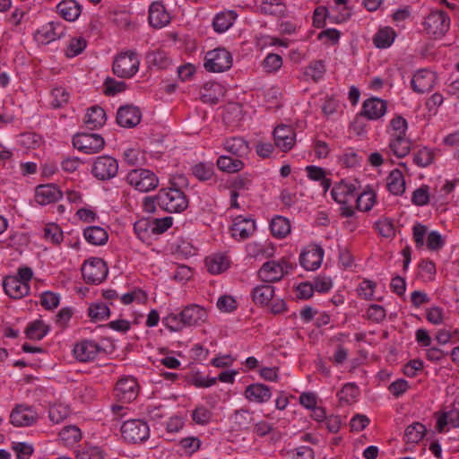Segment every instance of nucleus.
Here are the masks:
<instances>
[{
    "mask_svg": "<svg viewBox=\"0 0 459 459\" xmlns=\"http://www.w3.org/2000/svg\"><path fill=\"white\" fill-rule=\"evenodd\" d=\"M359 182L356 179H343L335 184L331 191L333 199L341 204L342 214L345 217H352L355 209L351 204L357 196Z\"/></svg>",
    "mask_w": 459,
    "mask_h": 459,
    "instance_id": "obj_1",
    "label": "nucleus"
},
{
    "mask_svg": "<svg viewBox=\"0 0 459 459\" xmlns=\"http://www.w3.org/2000/svg\"><path fill=\"white\" fill-rule=\"evenodd\" d=\"M158 206L168 212H181L188 206L183 191L175 187H163L156 194Z\"/></svg>",
    "mask_w": 459,
    "mask_h": 459,
    "instance_id": "obj_2",
    "label": "nucleus"
},
{
    "mask_svg": "<svg viewBox=\"0 0 459 459\" xmlns=\"http://www.w3.org/2000/svg\"><path fill=\"white\" fill-rule=\"evenodd\" d=\"M140 60L134 51L118 53L113 61V73L120 78H132L139 71Z\"/></svg>",
    "mask_w": 459,
    "mask_h": 459,
    "instance_id": "obj_3",
    "label": "nucleus"
},
{
    "mask_svg": "<svg viewBox=\"0 0 459 459\" xmlns=\"http://www.w3.org/2000/svg\"><path fill=\"white\" fill-rule=\"evenodd\" d=\"M126 180L134 189L142 193L150 192L159 186V178L147 169H131Z\"/></svg>",
    "mask_w": 459,
    "mask_h": 459,
    "instance_id": "obj_4",
    "label": "nucleus"
},
{
    "mask_svg": "<svg viewBox=\"0 0 459 459\" xmlns=\"http://www.w3.org/2000/svg\"><path fill=\"white\" fill-rule=\"evenodd\" d=\"M233 64V57L224 48H217L208 51L204 58V67L212 73H221L229 70Z\"/></svg>",
    "mask_w": 459,
    "mask_h": 459,
    "instance_id": "obj_5",
    "label": "nucleus"
},
{
    "mask_svg": "<svg viewBox=\"0 0 459 459\" xmlns=\"http://www.w3.org/2000/svg\"><path fill=\"white\" fill-rule=\"evenodd\" d=\"M108 266L100 257H90L82 265L83 279L89 284L98 285L107 277Z\"/></svg>",
    "mask_w": 459,
    "mask_h": 459,
    "instance_id": "obj_6",
    "label": "nucleus"
},
{
    "mask_svg": "<svg viewBox=\"0 0 459 459\" xmlns=\"http://www.w3.org/2000/svg\"><path fill=\"white\" fill-rule=\"evenodd\" d=\"M118 172L117 160L109 155H101L94 159L91 173L100 180H108L117 176Z\"/></svg>",
    "mask_w": 459,
    "mask_h": 459,
    "instance_id": "obj_7",
    "label": "nucleus"
},
{
    "mask_svg": "<svg viewBox=\"0 0 459 459\" xmlns=\"http://www.w3.org/2000/svg\"><path fill=\"white\" fill-rule=\"evenodd\" d=\"M123 438L130 443H140L149 437L150 429L146 422L140 420H130L121 427Z\"/></svg>",
    "mask_w": 459,
    "mask_h": 459,
    "instance_id": "obj_8",
    "label": "nucleus"
},
{
    "mask_svg": "<svg viewBox=\"0 0 459 459\" xmlns=\"http://www.w3.org/2000/svg\"><path fill=\"white\" fill-rule=\"evenodd\" d=\"M73 144L82 152L93 154L104 148L105 141L98 134L79 133L74 136Z\"/></svg>",
    "mask_w": 459,
    "mask_h": 459,
    "instance_id": "obj_9",
    "label": "nucleus"
},
{
    "mask_svg": "<svg viewBox=\"0 0 459 459\" xmlns=\"http://www.w3.org/2000/svg\"><path fill=\"white\" fill-rule=\"evenodd\" d=\"M450 26L449 17L442 11H432L425 19L424 29L435 38L443 37Z\"/></svg>",
    "mask_w": 459,
    "mask_h": 459,
    "instance_id": "obj_10",
    "label": "nucleus"
},
{
    "mask_svg": "<svg viewBox=\"0 0 459 459\" xmlns=\"http://www.w3.org/2000/svg\"><path fill=\"white\" fill-rule=\"evenodd\" d=\"M256 230L255 221L251 216H236L230 228L231 237L242 241L250 238Z\"/></svg>",
    "mask_w": 459,
    "mask_h": 459,
    "instance_id": "obj_11",
    "label": "nucleus"
},
{
    "mask_svg": "<svg viewBox=\"0 0 459 459\" xmlns=\"http://www.w3.org/2000/svg\"><path fill=\"white\" fill-rule=\"evenodd\" d=\"M65 35L64 25L60 22H49L42 25L34 33L37 43L47 45Z\"/></svg>",
    "mask_w": 459,
    "mask_h": 459,
    "instance_id": "obj_12",
    "label": "nucleus"
},
{
    "mask_svg": "<svg viewBox=\"0 0 459 459\" xmlns=\"http://www.w3.org/2000/svg\"><path fill=\"white\" fill-rule=\"evenodd\" d=\"M290 266L285 261H269L258 271V276L264 282H275L281 280Z\"/></svg>",
    "mask_w": 459,
    "mask_h": 459,
    "instance_id": "obj_13",
    "label": "nucleus"
},
{
    "mask_svg": "<svg viewBox=\"0 0 459 459\" xmlns=\"http://www.w3.org/2000/svg\"><path fill=\"white\" fill-rule=\"evenodd\" d=\"M117 398L123 403L134 401L139 393V385L133 377L120 378L114 389Z\"/></svg>",
    "mask_w": 459,
    "mask_h": 459,
    "instance_id": "obj_14",
    "label": "nucleus"
},
{
    "mask_svg": "<svg viewBox=\"0 0 459 459\" xmlns=\"http://www.w3.org/2000/svg\"><path fill=\"white\" fill-rule=\"evenodd\" d=\"M103 349L92 340H82L75 343L73 353L74 358L81 362L94 360Z\"/></svg>",
    "mask_w": 459,
    "mask_h": 459,
    "instance_id": "obj_15",
    "label": "nucleus"
},
{
    "mask_svg": "<svg viewBox=\"0 0 459 459\" xmlns=\"http://www.w3.org/2000/svg\"><path fill=\"white\" fill-rule=\"evenodd\" d=\"M324 250L316 245L306 247L299 256V263L307 271L318 269L323 262Z\"/></svg>",
    "mask_w": 459,
    "mask_h": 459,
    "instance_id": "obj_16",
    "label": "nucleus"
},
{
    "mask_svg": "<svg viewBox=\"0 0 459 459\" xmlns=\"http://www.w3.org/2000/svg\"><path fill=\"white\" fill-rule=\"evenodd\" d=\"M275 145L282 152L290 151L296 143L295 130L290 126H278L273 131Z\"/></svg>",
    "mask_w": 459,
    "mask_h": 459,
    "instance_id": "obj_17",
    "label": "nucleus"
},
{
    "mask_svg": "<svg viewBox=\"0 0 459 459\" xmlns=\"http://www.w3.org/2000/svg\"><path fill=\"white\" fill-rule=\"evenodd\" d=\"M387 111V102L380 98L372 97L364 100L361 115L369 120L383 117Z\"/></svg>",
    "mask_w": 459,
    "mask_h": 459,
    "instance_id": "obj_18",
    "label": "nucleus"
},
{
    "mask_svg": "<svg viewBox=\"0 0 459 459\" xmlns=\"http://www.w3.org/2000/svg\"><path fill=\"white\" fill-rule=\"evenodd\" d=\"M179 316H182L186 327L200 325L208 318L207 311L203 307L195 304L185 307Z\"/></svg>",
    "mask_w": 459,
    "mask_h": 459,
    "instance_id": "obj_19",
    "label": "nucleus"
},
{
    "mask_svg": "<svg viewBox=\"0 0 459 459\" xmlns=\"http://www.w3.org/2000/svg\"><path fill=\"white\" fill-rule=\"evenodd\" d=\"M437 75L428 69L417 71L411 79V86L414 91L424 93L429 91L435 85Z\"/></svg>",
    "mask_w": 459,
    "mask_h": 459,
    "instance_id": "obj_20",
    "label": "nucleus"
},
{
    "mask_svg": "<svg viewBox=\"0 0 459 459\" xmlns=\"http://www.w3.org/2000/svg\"><path fill=\"white\" fill-rule=\"evenodd\" d=\"M63 197L60 188L54 184L40 185L36 187L35 200L40 205H48Z\"/></svg>",
    "mask_w": 459,
    "mask_h": 459,
    "instance_id": "obj_21",
    "label": "nucleus"
},
{
    "mask_svg": "<svg viewBox=\"0 0 459 459\" xmlns=\"http://www.w3.org/2000/svg\"><path fill=\"white\" fill-rule=\"evenodd\" d=\"M38 420L37 413L30 406L17 405L11 412V423L16 427L34 424Z\"/></svg>",
    "mask_w": 459,
    "mask_h": 459,
    "instance_id": "obj_22",
    "label": "nucleus"
},
{
    "mask_svg": "<svg viewBox=\"0 0 459 459\" xmlns=\"http://www.w3.org/2000/svg\"><path fill=\"white\" fill-rule=\"evenodd\" d=\"M149 23L153 28H163L170 21V15L162 2L152 3L149 7Z\"/></svg>",
    "mask_w": 459,
    "mask_h": 459,
    "instance_id": "obj_23",
    "label": "nucleus"
},
{
    "mask_svg": "<svg viewBox=\"0 0 459 459\" xmlns=\"http://www.w3.org/2000/svg\"><path fill=\"white\" fill-rule=\"evenodd\" d=\"M141 117L142 114L138 108L127 105L118 109L117 121L119 126L131 128L140 123Z\"/></svg>",
    "mask_w": 459,
    "mask_h": 459,
    "instance_id": "obj_24",
    "label": "nucleus"
},
{
    "mask_svg": "<svg viewBox=\"0 0 459 459\" xmlns=\"http://www.w3.org/2000/svg\"><path fill=\"white\" fill-rule=\"evenodd\" d=\"M245 397L249 402L264 403L272 397L271 388L264 384H252L246 387Z\"/></svg>",
    "mask_w": 459,
    "mask_h": 459,
    "instance_id": "obj_25",
    "label": "nucleus"
},
{
    "mask_svg": "<svg viewBox=\"0 0 459 459\" xmlns=\"http://www.w3.org/2000/svg\"><path fill=\"white\" fill-rule=\"evenodd\" d=\"M246 252L250 257L263 259L273 256L275 253V247L270 241L250 242L246 246Z\"/></svg>",
    "mask_w": 459,
    "mask_h": 459,
    "instance_id": "obj_26",
    "label": "nucleus"
},
{
    "mask_svg": "<svg viewBox=\"0 0 459 459\" xmlns=\"http://www.w3.org/2000/svg\"><path fill=\"white\" fill-rule=\"evenodd\" d=\"M238 14L235 11L225 10L217 13L212 21L213 30L217 33H224L232 27L236 22Z\"/></svg>",
    "mask_w": 459,
    "mask_h": 459,
    "instance_id": "obj_27",
    "label": "nucleus"
},
{
    "mask_svg": "<svg viewBox=\"0 0 459 459\" xmlns=\"http://www.w3.org/2000/svg\"><path fill=\"white\" fill-rule=\"evenodd\" d=\"M396 36V32L392 27H380L373 36V44L377 48H388L394 44Z\"/></svg>",
    "mask_w": 459,
    "mask_h": 459,
    "instance_id": "obj_28",
    "label": "nucleus"
},
{
    "mask_svg": "<svg viewBox=\"0 0 459 459\" xmlns=\"http://www.w3.org/2000/svg\"><path fill=\"white\" fill-rule=\"evenodd\" d=\"M207 270L213 274H219L229 269L230 260L225 254H213L205 258Z\"/></svg>",
    "mask_w": 459,
    "mask_h": 459,
    "instance_id": "obj_29",
    "label": "nucleus"
},
{
    "mask_svg": "<svg viewBox=\"0 0 459 459\" xmlns=\"http://www.w3.org/2000/svg\"><path fill=\"white\" fill-rule=\"evenodd\" d=\"M408 122L400 114H394L389 120L385 133L388 137L407 136Z\"/></svg>",
    "mask_w": 459,
    "mask_h": 459,
    "instance_id": "obj_30",
    "label": "nucleus"
},
{
    "mask_svg": "<svg viewBox=\"0 0 459 459\" xmlns=\"http://www.w3.org/2000/svg\"><path fill=\"white\" fill-rule=\"evenodd\" d=\"M83 237L87 243L93 246H103L108 240L107 230L100 226H89L83 230Z\"/></svg>",
    "mask_w": 459,
    "mask_h": 459,
    "instance_id": "obj_31",
    "label": "nucleus"
},
{
    "mask_svg": "<svg viewBox=\"0 0 459 459\" xmlns=\"http://www.w3.org/2000/svg\"><path fill=\"white\" fill-rule=\"evenodd\" d=\"M390 152L398 158H403L409 154L411 142L408 136L388 137Z\"/></svg>",
    "mask_w": 459,
    "mask_h": 459,
    "instance_id": "obj_32",
    "label": "nucleus"
},
{
    "mask_svg": "<svg viewBox=\"0 0 459 459\" xmlns=\"http://www.w3.org/2000/svg\"><path fill=\"white\" fill-rule=\"evenodd\" d=\"M57 11L65 20L74 22L79 18L82 7L75 0H64L57 4Z\"/></svg>",
    "mask_w": 459,
    "mask_h": 459,
    "instance_id": "obj_33",
    "label": "nucleus"
},
{
    "mask_svg": "<svg viewBox=\"0 0 459 459\" xmlns=\"http://www.w3.org/2000/svg\"><path fill=\"white\" fill-rule=\"evenodd\" d=\"M134 230L142 242L151 244L155 238L151 220L140 219L134 224Z\"/></svg>",
    "mask_w": 459,
    "mask_h": 459,
    "instance_id": "obj_34",
    "label": "nucleus"
},
{
    "mask_svg": "<svg viewBox=\"0 0 459 459\" xmlns=\"http://www.w3.org/2000/svg\"><path fill=\"white\" fill-rule=\"evenodd\" d=\"M107 116L104 109L99 106H93L87 109L84 122L91 129H97L106 124Z\"/></svg>",
    "mask_w": 459,
    "mask_h": 459,
    "instance_id": "obj_35",
    "label": "nucleus"
},
{
    "mask_svg": "<svg viewBox=\"0 0 459 459\" xmlns=\"http://www.w3.org/2000/svg\"><path fill=\"white\" fill-rule=\"evenodd\" d=\"M50 326L41 319L30 322L25 329L26 337L33 341L42 340L49 332Z\"/></svg>",
    "mask_w": 459,
    "mask_h": 459,
    "instance_id": "obj_36",
    "label": "nucleus"
},
{
    "mask_svg": "<svg viewBox=\"0 0 459 459\" xmlns=\"http://www.w3.org/2000/svg\"><path fill=\"white\" fill-rule=\"evenodd\" d=\"M388 190L395 195H401L405 191V179L403 172L399 169H394L387 177Z\"/></svg>",
    "mask_w": 459,
    "mask_h": 459,
    "instance_id": "obj_37",
    "label": "nucleus"
},
{
    "mask_svg": "<svg viewBox=\"0 0 459 459\" xmlns=\"http://www.w3.org/2000/svg\"><path fill=\"white\" fill-rule=\"evenodd\" d=\"M272 234L277 238H284L290 233V223L283 216H275L270 222Z\"/></svg>",
    "mask_w": 459,
    "mask_h": 459,
    "instance_id": "obj_38",
    "label": "nucleus"
},
{
    "mask_svg": "<svg viewBox=\"0 0 459 459\" xmlns=\"http://www.w3.org/2000/svg\"><path fill=\"white\" fill-rule=\"evenodd\" d=\"M87 40L82 36H75L71 38L64 50L65 55L68 58H74L81 55L87 48Z\"/></svg>",
    "mask_w": 459,
    "mask_h": 459,
    "instance_id": "obj_39",
    "label": "nucleus"
},
{
    "mask_svg": "<svg viewBox=\"0 0 459 459\" xmlns=\"http://www.w3.org/2000/svg\"><path fill=\"white\" fill-rule=\"evenodd\" d=\"M224 148L227 152L238 157L246 156L249 150L248 143L241 137L227 139L224 143Z\"/></svg>",
    "mask_w": 459,
    "mask_h": 459,
    "instance_id": "obj_40",
    "label": "nucleus"
},
{
    "mask_svg": "<svg viewBox=\"0 0 459 459\" xmlns=\"http://www.w3.org/2000/svg\"><path fill=\"white\" fill-rule=\"evenodd\" d=\"M43 238L52 245H59L64 239V232L58 224L48 222L43 228Z\"/></svg>",
    "mask_w": 459,
    "mask_h": 459,
    "instance_id": "obj_41",
    "label": "nucleus"
},
{
    "mask_svg": "<svg viewBox=\"0 0 459 459\" xmlns=\"http://www.w3.org/2000/svg\"><path fill=\"white\" fill-rule=\"evenodd\" d=\"M252 420V412L244 409L237 410L230 417L232 428L235 430L248 429Z\"/></svg>",
    "mask_w": 459,
    "mask_h": 459,
    "instance_id": "obj_42",
    "label": "nucleus"
},
{
    "mask_svg": "<svg viewBox=\"0 0 459 459\" xmlns=\"http://www.w3.org/2000/svg\"><path fill=\"white\" fill-rule=\"evenodd\" d=\"M110 309L108 305L103 302H94L88 308V316L91 321H103L109 317Z\"/></svg>",
    "mask_w": 459,
    "mask_h": 459,
    "instance_id": "obj_43",
    "label": "nucleus"
},
{
    "mask_svg": "<svg viewBox=\"0 0 459 459\" xmlns=\"http://www.w3.org/2000/svg\"><path fill=\"white\" fill-rule=\"evenodd\" d=\"M218 168L224 172L235 173L244 168V163L239 159H232L226 155H221L217 160Z\"/></svg>",
    "mask_w": 459,
    "mask_h": 459,
    "instance_id": "obj_44",
    "label": "nucleus"
},
{
    "mask_svg": "<svg viewBox=\"0 0 459 459\" xmlns=\"http://www.w3.org/2000/svg\"><path fill=\"white\" fill-rule=\"evenodd\" d=\"M426 432V428L420 422H414L409 425L404 432V440L406 443H418L420 442Z\"/></svg>",
    "mask_w": 459,
    "mask_h": 459,
    "instance_id": "obj_45",
    "label": "nucleus"
},
{
    "mask_svg": "<svg viewBox=\"0 0 459 459\" xmlns=\"http://www.w3.org/2000/svg\"><path fill=\"white\" fill-rule=\"evenodd\" d=\"M376 204V194L373 190H365L356 198V207L360 212L370 211Z\"/></svg>",
    "mask_w": 459,
    "mask_h": 459,
    "instance_id": "obj_46",
    "label": "nucleus"
},
{
    "mask_svg": "<svg viewBox=\"0 0 459 459\" xmlns=\"http://www.w3.org/2000/svg\"><path fill=\"white\" fill-rule=\"evenodd\" d=\"M70 94L67 90L62 86L54 87L51 91L50 104L53 108H57L68 103Z\"/></svg>",
    "mask_w": 459,
    "mask_h": 459,
    "instance_id": "obj_47",
    "label": "nucleus"
},
{
    "mask_svg": "<svg viewBox=\"0 0 459 459\" xmlns=\"http://www.w3.org/2000/svg\"><path fill=\"white\" fill-rule=\"evenodd\" d=\"M434 152L428 147L419 149L413 155V161L421 168L428 167L434 161Z\"/></svg>",
    "mask_w": 459,
    "mask_h": 459,
    "instance_id": "obj_48",
    "label": "nucleus"
},
{
    "mask_svg": "<svg viewBox=\"0 0 459 459\" xmlns=\"http://www.w3.org/2000/svg\"><path fill=\"white\" fill-rule=\"evenodd\" d=\"M260 9L262 12L268 14H285V4L281 0H264L260 4Z\"/></svg>",
    "mask_w": 459,
    "mask_h": 459,
    "instance_id": "obj_49",
    "label": "nucleus"
},
{
    "mask_svg": "<svg viewBox=\"0 0 459 459\" xmlns=\"http://www.w3.org/2000/svg\"><path fill=\"white\" fill-rule=\"evenodd\" d=\"M325 71V68L324 63L316 61L311 63L307 67H306L304 77L307 81L317 82L323 77Z\"/></svg>",
    "mask_w": 459,
    "mask_h": 459,
    "instance_id": "obj_50",
    "label": "nucleus"
},
{
    "mask_svg": "<svg viewBox=\"0 0 459 459\" xmlns=\"http://www.w3.org/2000/svg\"><path fill=\"white\" fill-rule=\"evenodd\" d=\"M59 437L65 445H73L81 439L82 433L78 427L70 425L63 428L59 433Z\"/></svg>",
    "mask_w": 459,
    "mask_h": 459,
    "instance_id": "obj_51",
    "label": "nucleus"
},
{
    "mask_svg": "<svg viewBox=\"0 0 459 459\" xmlns=\"http://www.w3.org/2000/svg\"><path fill=\"white\" fill-rule=\"evenodd\" d=\"M221 90V85L216 82H206L201 90V99L204 102L216 103L218 100L217 91Z\"/></svg>",
    "mask_w": 459,
    "mask_h": 459,
    "instance_id": "obj_52",
    "label": "nucleus"
},
{
    "mask_svg": "<svg viewBox=\"0 0 459 459\" xmlns=\"http://www.w3.org/2000/svg\"><path fill=\"white\" fill-rule=\"evenodd\" d=\"M192 173L199 180H209L213 175V165L211 162H199L193 166Z\"/></svg>",
    "mask_w": 459,
    "mask_h": 459,
    "instance_id": "obj_53",
    "label": "nucleus"
},
{
    "mask_svg": "<svg viewBox=\"0 0 459 459\" xmlns=\"http://www.w3.org/2000/svg\"><path fill=\"white\" fill-rule=\"evenodd\" d=\"M274 297V289H253L252 298L255 304L269 306Z\"/></svg>",
    "mask_w": 459,
    "mask_h": 459,
    "instance_id": "obj_54",
    "label": "nucleus"
},
{
    "mask_svg": "<svg viewBox=\"0 0 459 459\" xmlns=\"http://www.w3.org/2000/svg\"><path fill=\"white\" fill-rule=\"evenodd\" d=\"M162 323L171 332H180L186 327L182 316L179 314H169L162 319Z\"/></svg>",
    "mask_w": 459,
    "mask_h": 459,
    "instance_id": "obj_55",
    "label": "nucleus"
},
{
    "mask_svg": "<svg viewBox=\"0 0 459 459\" xmlns=\"http://www.w3.org/2000/svg\"><path fill=\"white\" fill-rule=\"evenodd\" d=\"M69 415L68 407L63 404H55L49 408L48 417L49 420L55 423L58 424L63 421Z\"/></svg>",
    "mask_w": 459,
    "mask_h": 459,
    "instance_id": "obj_56",
    "label": "nucleus"
},
{
    "mask_svg": "<svg viewBox=\"0 0 459 459\" xmlns=\"http://www.w3.org/2000/svg\"><path fill=\"white\" fill-rule=\"evenodd\" d=\"M429 187L428 186H421L413 191L411 202L415 205L423 206L429 204Z\"/></svg>",
    "mask_w": 459,
    "mask_h": 459,
    "instance_id": "obj_57",
    "label": "nucleus"
},
{
    "mask_svg": "<svg viewBox=\"0 0 459 459\" xmlns=\"http://www.w3.org/2000/svg\"><path fill=\"white\" fill-rule=\"evenodd\" d=\"M173 221L171 216L151 220L155 237L170 229L173 225Z\"/></svg>",
    "mask_w": 459,
    "mask_h": 459,
    "instance_id": "obj_58",
    "label": "nucleus"
},
{
    "mask_svg": "<svg viewBox=\"0 0 459 459\" xmlns=\"http://www.w3.org/2000/svg\"><path fill=\"white\" fill-rule=\"evenodd\" d=\"M60 297L57 293L47 290L41 294L40 304L48 310H52L58 307Z\"/></svg>",
    "mask_w": 459,
    "mask_h": 459,
    "instance_id": "obj_59",
    "label": "nucleus"
},
{
    "mask_svg": "<svg viewBox=\"0 0 459 459\" xmlns=\"http://www.w3.org/2000/svg\"><path fill=\"white\" fill-rule=\"evenodd\" d=\"M282 65V58L277 54H269L263 62L264 70L268 73L277 72Z\"/></svg>",
    "mask_w": 459,
    "mask_h": 459,
    "instance_id": "obj_60",
    "label": "nucleus"
},
{
    "mask_svg": "<svg viewBox=\"0 0 459 459\" xmlns=\"http://www.w3.org/2000/svg\"><path fill=\"white\" fill-rule=\"evenodd\" d=\"M75 216L79 221L85 223L95 222L98 220V214L96 211L90 205L78 209Z\"/></svg>",
    "mask_w": 459,
    "mask_h": 459,
    "instance_id": "obj_61",
    "label": "nucleus"
},
{
    "mask_svg": "<svg viewBox=\"0 0 459 459\" xmlns=\"http://www.w3.org/2000/svg\"><path fill=\"white\" fill-rule=\"evenodd\" d=\"M124 158L128 164L136 165L144 160V154L139 148L131 147L125 150Z\"/></svg>",
    "mask_w": 459,
    "mask_h": 459,
    "instance_id": "obj_62",
    "label": "nucleus"
},
{
    "mask_svg": "<svg viewBox=\"0 0 459 459\" xmlns=\"http://www.w3.org/2000/svg\"><path fill=\"white\" fill-rule=\"evenodd\" d=\"M427 247L431 251H437L441 249L445 245V240L442 235L437 231L432 230L429 232L427 236Z\"/></svg>",
    "mask_w": 459,
    "mask_h": 459,
    "instance_id": "obj_63",
    "label": "nucleus"
},
{
    "mask_svg": "<svg viewBox=\"0 0 459 459\" xmlns=\"http://www.w3.org/2000/svg\"><path fill=\"white\" fill-rule=\"evenodd\" d=\"M76 459H104L102 450L98 446L82 448L76 455Z\"/></svg>",
    "mask_w": 459,
    "mask_h": 459,
    "instance_id": "obj_64",
    "label": "nucleus"
}]
</instances>
